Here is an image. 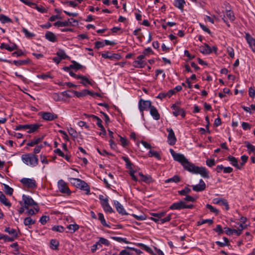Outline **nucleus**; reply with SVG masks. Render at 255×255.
<instances>
[{
	"label": "nucleus",
	"instance_id": "1",
	"mask_svg": "<svg viewBox=\"0 0 255 255\" xmlns=\"http://www.w3.org/2000/svg\"><path fill=\"white\" fill-rule=\"evenodd\" d=\"M170 152L174 160L179 162L186 170L193 174H199L203 178H209V172L205 167L195 166L189 162L183 154L176 153L172 149H170Z\"/></svg>",
	"mask_w": 255,
	"mask_h": 255
},
{
	"label": "nucleus",
	"instance_id": "2",
	"mask_svg": "<svg viewBox=\"0 0 255 255\" xmlns=\"http://www.w3.org/2000/svg\"><path fill=\"white\" fill-rule=\"evenodd\" d=\"M21 158L24 164L30 167H35L38 163L37 156L33 153H30L22 154Z\"/></svg>",
	"mask_w": 255,
	"mask_h": 255
},
{
	"label": "nucleus",
	"instance_id": "3",
	"mask_svg": "<svg viewBox=\"0 0 255 255\" xmlns=\"http://www.w3.org/2000/svg\"><path fill=\"white\" fill-rule=\"evenodd\" d=\"M69 181L74 186H76L81 190L86 191V194L89 195L90 194V189L88 184L84 181L79 178H70Z\"/></svg>",
	"mask_w": 255,
	"mask_h": 255
},
{
	"label": "nucleus",
	"instance_id": "4",
	"mask_svg": "<svg viewBox=\"0 0 255 255\" xmlns=\"http://www.w3.org/2000/svg\"><path fill=\"white\" fill-rule=\"evenodd\" d=\"M70 75L76 79H80V84L85 87H87L88 85L93 86L95 84V82L93 80L89 79L86 76L77 75L74 72L70 73Z\"/></svg>",
	"mask_w": 255,
	"mask_h": 255
},
{
	"label": "nucleus",
	"instance_id": "5",
	"mask_svg": "<svg viewBox=\"0 0 255 255\" xmlns=\"http://www.w3.org/2000/svg\"><path fill=\"white\" fill-rule=\"evenodd\" d=\"M138 109L141 114L142 116H143V111L149 110L152 106L151 102L149 100H144L142 99H140L138 103Z\"/></svg>",
	"mask_w": 255,
	"mask_h": 255
},
{
	"label": "nucleus",
	"instance_id": "6",
	"mask_svg": "<svg viewBox=\"0 0 255 255\" xmlns=\"http://www.w3.org/2000/svg\"><path fill=\"white\" fill-rule=\"evenodd\" d=\"M23 205L25 209H28L30 206H34L38 205L29 196L23 195L22 196Z\"/></svg>",
	"mask_w": 255,
	"mask_h": 255
},
{
	"label": "nucleus",
	"instance_id": "7",
	"mask_svg": "<svg viewBox=\"0 0 255 255\" xmlns=\"http://www.w3.org/2000/svg\"><path fill=\"white\" fill-rule=\"evenodd\" d=\"M20 182L23 186L29 188L34 189L37 187L36 182L33 178H22L20 180Z\"/></svg>",
	"mask_w": 255,
	"mask_h": 255
},
{
	"label": "nucleus",
	"instance_id": "8",
	"mask_svg": "<svg viewBox=\"0 0 255 255\" xmlns=\"http://www.w3.org/2000/svg\"><path fill=\"white\" fill-rule=\"evenodd\" d=\"M218 48L217 46H214L211 47L207 44L200 47V51L204 54H210L213 52L216 53Z\"/></svg>",
	"mask_w": 255,
	"mask_h": 255
},
{
	"label": "nucleus",
	"instance_id": "9",
	"mask_svg": "<svg viewBox=\"0 0 255 255\" xmlns=\"http://www.w3.org/2000/svg\"><path fill=\"white\" fill-rule=\"evenodd\" d=\"M145 57L140 55L137 57L136 59L133 62L132 65L136 68H142L146 65V62L144 60Z\"/></svg>",
	"mask_w": 255,
	"mask_h": 255
},
{
	"label": "nucleus",
	"instance_id": "10",
	"mask_svg": "<svg viewBox=\"0 0 255 255\" xmlns=\"http://www.w3.org/2000/svg\"><path fill=\"white\" fill-rule=\"evenodd\" d=\"M171 108L173 110L172 114L174 116L177 117L180 115L181 117L183 118L185 117V111L183 109L180 108L179 106H177L176 104L172 105V106H171Z\"/></svg>",
	"mask_w": 255,
	"mask_h": 255
},
{
	"label": "nucleus",
	"instance_id": "11",
	"mask_svg": "<svg viewBox=\"0 0 255 255\" xmlns=\"http://www.w3.org/2000/svg\"><path fill=\"white\" fill-rule=\"evenodd\" d=\"M166 130L168 133L167 136V142L168 144L171 145H174L176 142L177 139L173 130L171 128H168L166 129Z\"/></svg>",
	"mask_w": 255,
	"mask_h": 255
},
{
	"label": "nucleus",
	"instance_id": "12",
	"mask_svg": "<svg viewBox=\"0 0 255 255\" xmlns=\"http://www.w3.org/2000/svg\"><path fill=\"white\" fill-rule=\"evenodd\" d=\"M58 189L61 193L67 194H70L71 192L68 187L67 184L63 180H60L58 182Z\"/></svg>",
	"mask_w": 255,
	"mask_h": 255
},
{
	"label": "nucleus",
	"instance_id": "13",
	"mask_svg": "<svg viewBox=\"0 0 255 255\" xmlns=\"http://www.w3.org/2000/svg\"><path fill=\"white\" fill-rule=\"evenodd\" d=\"M73 23H78V21L73 18H70L64 21H58L54 23V25L57 27H64L72 25Z\"/></svg>",
	"mask_w": 255,
	"mask_h": 255
},
{
	"label": "nucleus",
	"instance_id": "14",
	"mask_svg": "<svg viewBox=\"0 0 255 255\" xmlns=\"http://www.w3.org/2000/svg\"><path fill=\"white\" fill-rule=\"evenodd\" d=\"M151 215L152 217L150 218V220L156 223L160 224V219H161V217H163L165 216L166 213L165 212L152 213Z\"/></svg>",
	"mask_w": 255,
	"mask_h": 255
},
{
	"label": "nucleus",
	"instance_id": "15",
	"mask_svg": "<svg viewBox=\"0 0 255 255\" xmlns=\"http://www.w3.org/2000/svg\"><path fill=\"white\" fill-rule=\"evenodd\" d=\"M72 92L74 94L75 96L79 98L85 97L87 95L94 96V92L87 89H84L80 92L77 91H73Z\"/></svg>",
	"mask_w": 255,
	"mask_h": 255
},
{
	"label": "nucleus",
	"instance_id": "16",
	"mask_svg": "<svg viewBox=\"0 0 255 255\" xmlns=\"http://www.w3.org/2000/svg\"><path fill=\"white\" fill-rule=\"evenodd\" d=\"M245 38L252 51L255 53V38H253L249 33H246Z\"/></svg>",
	"mask_w": 255,
	"mask_h": 255
},
{
	"label": "nucleus",
	"instance_id": "17",
	"mask_svg": "<svg viewBox=\"0 0 255 255\" xmlns=\"http://www.w3.org/2000/svg\"><path fill=\"white\" fill-rule=\"evenodd\" d=\"M206 188V184L202 179H200L199 183L192 186V189L196 192H201Z\"/></svg>",
	"mask_w": 255,
	"mask_h": 255
},
{
	"label": "nucleus",
	"instance_id": "18",
	"mask_svg": "<svg viewBox=\"0 0 255 255\" xmlns=\"http://www.w3.org/2000/svg\"><path fill=\"white\" fill-rule=\"evenodd\" d=\"M213 203L215 204H219L224 206L226 210H228L229 209V205L228 202L225 199L218 198H214L213 200Z\"/></svg>",
	"mask_w": 255,
	"mask_h": 255
},
{
	"label": "nucleus",
	"instance_id": "19",
	"mask_svg": "<svg viewBox=\"0 0 255 255\" xmlns=\"http://www.w3.org/2000/svg\"><path fill=\"white\" fill-rule=\"evenodd\" d=\"M41 117L43 120L46 121H52L58 118L57 115L49 112H44L42 114Z\"/></svg>",
	"mask_w": 255,
	"mask_h": 255
},
{
	"label": "nucleus",
	"instance_id": "20",
	"mask_svg": "<svg viewBox=\"0 0 255 255\" xmlns=\"http://www.w3.org/2000/svg\"><path fill=\"white\" fill-rule=\"evenodd\" d=\"M114 204L116 208L117 212L122 215H127V213L125 210L123 206L118 201H114Z\"/></svg>",
	"mask_w": 255,
	"mask_h": 255
},
{
	"label": "nucleus",
	"instance_id": "21",
	"mask_svg": "<svg viewBox=\"0 0 255 255\" xmlns=\"http://www.w3.org/2000/svg\"><path fill=\"white\" fill-rule=\"evenodd\" d=\"M41 126L40 124L37 123L34 124H26V129H28L27 131L28 133H33L37 130Z\"/></svg>",
	"mask_w": 255,
	"mask_h": 255
},
{
	"label": "nucleus",
	"instance_id": "22",
	"mask_svg": "<svg viewBox=\"0 0 255 255\" xmlns=\"http://www.w3.org/2000/svg\"><path fill=\"white\" fill-rule=\"evenodd\" d=\"M185 202L183 201H180L178 202L173 203L170 207V210H181L184 209Z\"/></svg>",
	"mask_w": 255,
	"mask_h": 255
},
{
	"label": "nucleus",
	"instance_id": "23",
	"mask_svg": "<svg viewBox=\"0 0 255 255\" xmlns=\"http://www.w3.org/2000/svg\"><path fill=\"white\" fill-rule=\"evenodd\" d=\"M102 57L104 58L113 60V59H120L121 56L119 54H112L110 52L102 53Z\"/></svg>",
	"mask_w": 255,
	"mask_h": 255
},
{
	"label": "nucleus",
	"instance_id": "24",
	"mask_svg": "<svg viewBox=\"0 0 255 255\" xmlns=\"http://www.w3.org/2000/svg\"><path fill=\"white\" fill-rule=\"evenodd\" d=\"M175 91L174 90H170L166 93H160L158 96L156 97V98L162 100L163 99L168 97L170 98L173 95L175 94Z\"/></svg>",
	"mask_w": 255,
	"mask_h": 255
},
{
	"label": "nucleus",
	"instance_id": "25",
	"mask_svg": "<svg viewBox=\"0 0 255 255\" xmlns=\"http://www.w3.org/2000/svg\"><path fill=\"white\" fill-rule=\"evenodd\" d=\"M149 112L150 115L152 116L154 120L157 121L160 119V114L154 106H152L151 107L150 109H149Z\"/></svg>",
	"mask_w": 255,
	"mask_h": 255
},
{
	"label": "nucleus",
	"instance_id": "26",
	"mask_svg": "<svg viewBox=\"0 0 255 255\" xmlns=\"http://www.w3.org/2000/svg\"><path fill=\"white\" fill-rule=\"evenodd\" d=\"M139 176L141 178L140 181L147 184H149L153 181L152 177L149 175H144L142 172H139Z\"/></svg>",
	"mask_w": 255,
	"mask_h": 255
},
{
	"label": "nucleus",
	"instance_id": "27",
	"mask_svg": "<svg viewBox=\"0 0 255 255\" xmlns=\"http://www.w3.org/2000/svg\"><path fill=\"white\" fill-rule=\"evenodd\" d=\"M0 48L1 49H6L9 51H12L14 50L17 49V46L14 43H13L11 45H9L7 44L2 43L0 45Z\"/></svg>",
	"mask_w": 255,
	"mask_h": 255
},
{
	"label": "nucleus",
	"instance_id": "28",
	"mask_svg": "<svg viewBox=\"0 0 255 255\" xmlns=\"http://www.w3.org/2000/svg\"><path fill=\"white\" fill-rule=\"evenodd\" d=\"M43 138L44 136L40 137H34L33 139L27 142L26 145L29 147L33 146L42 141Z\"/></svg>",
	"mask_w": 255,
	"mask_h": 255
},
{
	"label": "nucleus",
	"instance_id": "29",
	"mask_svg": "<svg viewBox=\"0 0 255 255\" xmlns=\"http://www.w3.org/2000/svg\"><path fill=\"white\" fill-rule=\"evenodd\" d=\"M45 38L49 41L54 42L57 40V38L55 34L51 31H47L45 35Z\"/></svg>",
	"mask_w": 255,
	"mask_h": 255
},
{
	"label": "nucleus",
	"instance_id": "30",
	"mask_svg": "<svg viewBox=\"0 0 255 255\" xmlns=\"http://www.w3.org/2000/svg\"><path fill=\"white\" fill-rule=\"evenodd\" d=\"M227 160H228L231 164L236 167L237 168L239 169H241V166H240L239 164H238V159L233 156H231V155H229L228 157H227Z\"/></svg>",
	"mask_w": 255,
	"mask_h": 255
},
{
	"label": "nucleus",
	"instance_id": "31",
	"mask_svg": "<svg viewBox=\"0 0 255 255\" xmlns=\"http://www.w3.org/2000/svg\"><path fill=\"white\" fill-rule=\"evenodd\" d=\"M0 202L7 207H10L11 205L10 202L1 191H0Z\"/></svg>",
	"mask_w": 255,
	"mask_h": 255
},
{
	"label": "nucleus",
	"instance_id": "32",
	"mask_svg": "<svg viewBox=\"0 0 255 255\" xmlns=\"http://www.w3.org/2000/svg\"><path fill=\"white\" fill-rule=\"evenodd\" d=\"M66 228L68 229L69 232L73 234L78 231L80 227L78 225L74 223V224L67 225L66 226Z\"/></svg>",
	"mask_w": 255,
	"mask_h": 255
},
{
	"label": "nucleus",
	"instance_id": "33",
	"mask_svg": "<svg viewBox=\"0 0 255 255\" xmlns=\"http://www.w3.org/2000/svg\"><path fill=\"white\" fill-rule=\"evenodd\" d=\"M4 231L8 233L10 235L12 236L10 238H13V241L17 237V234L15 229L10 228L9 227L5 228Z\"/></svg>",
	"mask_w": 255,
	"mask_h": 255
},
{
	"label": "nucleus",
	"instance_id": "34",
	"mask_svg": "<svg viewBox=\"0 0 255 255\" xmlns=\"http://www.w3.org/2000/svg\"><path fill=\"white\" fill-rule=\"evenodd\" d=\"M99 199L100 201V203L103 208L109 204L108 202V198L107 196H105L103 195H100Z\"/></svg>",
	"mask_w": 255,
	"mask_h": 255
},
{
	"label": "nucleus",
	"instance_id": "35",
	"mask_svg": "<svg viewBox=\"0 0 255 255\" xmlns=\"http://www.w3.org/2000/svg\"><path fill=\"white\" fill-rule=\"evenodd\" d=\"M30 62V60L29 59H26L24 60H14L12 62L16 66H19L27 65Z\"/></svg>",
	"mask_w": 255,
	"mask_h": 255
},
{
	"label": "nucleus",
	"instance_id": "36",
	"mask_svg": "<svg viewBox=\"0 0 255 255\" xmlns=\"http://www.w3.org/2000/svg\"><path fill=\"white\" fill-rule=\"evenodd\" d=\"M35 220H33L31 217H28L24 218L23 221V224L25 226H28L29 228H30L31 226L34 224Z\"/></svg>",
	"mask_w": 255,
	"mask_h": 255
},
{
	"label": "nucleus",
	"instance_id": "37",
	"mask_svg": "<svg viewBox=\"0 0 255 255\" xmlns=\"http://www.w3.org/2000/svg\"><path fill=\"white\" fill-rule=\"evenodd\" d=\"M185 1L184 0H174V5L182 11L183 10Z\"/></svg>",
	"mask_w": 255,
	"mask_h": 255
},
{
	"label": "nucleus",
	"instance_id": "38",
	"mask_svg": "<svg viewBox=\"0 0 255 255\" xmlns=\"http://www.w3.org/2000/svg\"><path fill=\"white\" fill-rule=\"evenodd\" d=\"M180 177L177 175H175L171 178H168L165 180V183H168L170 182L178 183L180 181Z\"/></svg>",
	"mask_w": 255,
	"mask_h": 255
},
{
	"label": "nucleus",
	"instance_id": "39",
	"mask_svg": "<svg viewBox=\"0 0 255 255\" xmlns=\"http://www.w3.org/2000/svg\"><path fill=\"white\" fill-rule=\"evenodd\" d=\"M98 219L100 221L101 224L103 226L110 228V226L108 225L105 219L103 213H99L98 214Z\"/></svg>",
	"mask_w": 255,
	"mask_h": 255
},
{
	"label": "nucleus",
	"instance_id": "40",
	"mask_svg": "<svg viewBox=\"0 0 255 255\" xmlns=\"http://www.w3.org/2000/svg\"><path fill=\"white\" fill-rule=\"evenodd\" d=\"M94 120L97 121V126L100 128V129H104V126L102 125V121L98 117L92 115L90 116Z\"/></svg>",
	"mask_w": 255,
	"mask_h": 255
},
{
	"label": "nucleus",
	"instance_id": "41",
	"mask_svg": "<svg viewBox=\"0 0 255 255\" xmlns=\"http://www.w3.org/2000/svg\"><path fill=\"white\" fill-rule=\"evenodd\" d=\"M226 229V233L227 235H231L233 234H236L238 236L241 235V230H236V229H231L230 228H225Z\"/></svg>",
	"mask_w": 255,
	"mask_h": 255
},
{
	"label": "nucleus",
	"instance_id": "42",
	"mask_svg": "<svg viewBox=\"0 0 255 255\" xmlns=\"http://www.w3.org/2000/svg\"><path fill=\"white\" fill-rule=\"evenodd\" d=\"M33 207V209H29V208L27 210V213L29 215H33L36 214L37 213H38L39 211V208L38 205H36Z\"/></svg>",
	"mask_w": 255,
	"mask_h": 255
},
{
	"label": "nucleus",
	"instance_id": "43",
	"mask_svg": "<svg viewBox=\"0 0 255 255\" xmlns=\"http://www.w3.org/2000/svg\"><path fill=\"white\" fill-rule=\"evenodd\" d=\"M59 245V242L56 239H52L50 241V247L52 249L57 250Z\"/></svg>",
	"mask_w": 255,
	"mask_h": 255
},
{
	"label": "nucleus",
	"instance_id": "44",
	"mask_svg": "<svg viewBox=\"0 0 255 255\" xmlns=\"http://www.w3.org/2000/svg\"><path fill=\"white\" fill-rule=\"evenodd\" d=\"M149 157H154L158 160L161 159L160 154L156 151L150 150L148 153Z\"/></svg>",
	"mask_w": 255,
	"mask_h": 255
},
{
	"label": "nucleus",
	"instance_id": "45",
	"mask_svg": "<svg viewBox=\"0 0 255 255\" xmlns=\"http://www.w3.org/2000/svg\"><path fill=\"white\" fill-rule=\"evenodd\" d=\"M118 136L120 137V140L121 142V145L123 147H126L128 144V141L126 137H123L118 134Z\"/></svg>",
	"mask_w": 255,
	"mask_h": 255
},
{
	"label": "nucleus",
	"instance_id": "46",
	"mask_svg": "<svg viewBox=\"0 0 255 255\" xmlns=\"http://www.w3.org/2000/svg\"><path fill=\"white\" fill-rule=\"evenodd\" d=\"M226 16L232 21H233L235 19V16L233 11L231 10H226Z\"/></svg>",
	"mask_w": 255,
	"mask_h": 255
},
{
	"label": "nucleus",
	"instance_id": "47",
	"mask_svg": "<svg viewBox=\"0 0 255 255\" xmlns=\"http://www.w3.org/2000/svg\"><path fill=\"white\" fill-rule=\"evenodd\" d=\"M0 21L2 23H9L11 22L10 18L4 14H0Z\"/></svg>",
	"mask_w": 255,
	"mask_h": 255
},
{
	"label": "nucleus",
	"instance_id": "48",
	"mask_svg": "<svg viewBox=\"0 0 255 255\" xmlns=\"http://www.w3.org/2000/svg\"><path fill=\"white\" fill-rule=\"evenodd\" d=\"M173 216V214H169L167 215L165 217H161V219H160V224H163L165 223L169 222Z\"/></svg>",
	"mask_w": 255,
	"mask_h": 255
},
{
	"label": "nucleus",
	"instance_id": "49",
	"mask_svg": "<svg viewBox=\"0 0 255 255\" xmlns=\"http://www.w3.org/2000/svg\"><path fill=\"white\" fill-rule=\"evenodd\" d=\"M122 159L125 161L126 163V167L127 168H128L129 169H131L132 168V163L130 162V160L127 156H123L122 157Z\"/></svg>",
	"mask_w": 255,
	"mask_h": 255
},
{
	"label": "nucleus",
	"instance_id": "50",
	"mask_svg": "<svg viewBox=\"0 0 255 255\" xmlns=\"http://www.w3.org/2000/svg\"><path fill=\"white\" fill-rule=\"evenodd\" d=\"M4 189L6 194L10 196L12 195L13 192V189L12 188L8 185L4 184Z\"/></svg>",
	"mask_w": 255,
	"mask_h": 255
},
{
	"label": "nucleus",
	"instance_id": "51",
	"mask_svg": "<svg viewBox=\"0 0 255 255\" xmlns=\"http://www.w3.org/2000/svg\"><path fill=\"white\" fill-rule=\"evenodd\" d=\"M213 220L212 219H205L197 222V224L198 226H200L206 223L211 225L213 224Z\"/></svg>",
	"mask_w": 255,
	"mask_h": 255
},
{
	"label": "nucleus",
	"instance_id": "52",
	"mask_svg": "<svg viewBox=\"0 0 255 255\" xmlns=\"http://www.w3.org/2000/svg\"><path fill=\"white\" fill-rule=\"evenodd\" d=\"M72 63H73V69L75 70L76 71L77 70H79L80 69H81L83 68V66L79 64V63L75 61H72Z\"/></svg>",
	"mask_w": 255,
	"mask_h": 255
},
{
	"label": "nucleus",
	"instance_id": "53",
	"mask_svg": "<svg viewBox=\"0 0 255 255\" xmlns=\"http://www.w3.org/2000/svg\"><path fill=\"white\" fill-rule=\"evenodd\" d=\"M0 240H3L4 242H13V239L10 238L9 237L6 235L1 234L0 233Z\"/></svg>",
	"mask_w": 255,
	"mask_h": 255
},
{
	"label": "nucleus",
	"instance_id": "54",
	"mask_svg": "<svg viewBox=\"0 0 255 255\" xmlns=\"http://www.w3.org/2000/svg\"><path fill=\"white\" fill-rule=\"evenodd\" d=\"M52 231L58 232L59 233H63L64 231V228L60 225L54 226L52 228Z\"/></svg>",
	"mask_w": 255,
	"mask_h": 255
},
{
	"label": "nucleus",
	"instance_id": "55",
	"mask_svg": "<svg viewBox=\"0 0 255 255\" xmlns=\"http://www.w3.org/2000/svg\"><path fill=\"white\" fill-rule=\"evenodd\" d=\"M191 192V189L188 187H185L182 190L178 191V193L180 195L184 196L187 195V194H189Z\"/></svg>",
	"mask_w": 255,
	"mask_h": 255
},
{
	"label": "nucleus",
	"instance_id": "56",
	"mask_svg": "<svg viewBox=\"0 0 255 255\" xmlns=\"http://www.w3.org/2000/svg\"><path fill=\"white\" fill-rule=\"evenodd\" d=\"M98 242L100 246H102V245H104L108 246L110 245V242L107 239L102 237L99 238Z\"/></svg>",
	"mask_w": 255,
	"mask_h": 255
},
{
	"label": "nucleus",
	"instance_id": "57",
	"mask_svg": "<svg viewBox=\"0 0 255 255\" xmlns=\"http://www.w3.org/2000/svg\"><path fill=\"white\" fill-rule=\"evenodd\" d=\"M206 207L212 213H215L216 214H218L219 213V211L217 209L214 208L213 206L210 204H207Z\"/></svg>",
	"mask_w": 255,
	"mask_h": 255
},
{
	"label": "nucleus",
	"instance_id": "58",
	"mask_svg": "<svg viewBox=\"0 0 255 255\" xmlns=\"http://www.w3.org/2000/svg\"><path fill=\"white\" fill-rule=\"evenodd\" d=\"M56 54L61 59H65L68 57V56L63 50L58 51Z\"/></svg>",
	"mask_w": 255,
	"mask_h": 255
},
{
	"label": "nucleus",
	"instance_id": "59",
	"mask_svg": "<svg viewBox=\"0 0 255 255\" xmlns=\"http://www.w3.org/2000/svg\"><path fill=\"white\" fill-rule=\"evenodd\" d=\"M101 247L102 246H100L99 242H97L95 244L91 246V251L93 253H94L98 249H100Z\"/></svg>",
	"mask_w": 255,
	"mask_h": 255
},
{
	"label": "nucleus",
	"instance_id": "60",
	"mask_svg": "<svg viewBox=\"0 0 255 255\" xmlns=\"http://www.w3.org/2000/svg\"><path fill=\"white\" fill-rule=\"evenodd\" d=\"M22 32L24 33L26 37L30 38L34 36V34L28 31V30L25 28H23L22 29Z\"/></svg>",
	"mask_w": 255,
	"mask_h": 255
},
{
	"label": "nucleus",
	"instance_id": "61",
	"mask_svg": "<svg viewBox=\"0 0 255 255\" xmlns=\"http://www.w3.org/2000/svg\"><path fill=\"white\" fill-rule=\"evenodd\" d=\"M49 220V217L48 216H42L39 219V222L42 225H45Z\"/></svg>",
	"mask_w": 255,
	"mask_h": 255
},
{
	"label": "nucleus",
	"instance_id": "62",
	"mask_svg": "<svg viewBox=\"0 0 255 255\" xmlns=\"http://www.w3.org/2000/svg\"><path fill=\"white\" fill-rule=\"evenodd\" d=\"M227 51L229 55L232 58H234L235 52L234 49L231 47H228L227 48Z\"/></svg>",
	"mask_w": 255,
	"mask_h": 255
},
{
	"label": "nucleus",
	"instance_id": "63",
	"mask_svg": "<svg viewBox=\"0 0 255 255\" xmlns=\"http://www.w3.org/2000/svg\"><path fill=\"white\" fill-rule=\"evenodd\" d=\"M246 143V147L249 150V152H254L255 151V147L253 145L251 144L249 142L247 141L245 142Z\"/></svg>",
	"mask_w": 255,
	"mask_h": 255
},
{
	"label": "nucleus",
	"instance_id": "64",
	"mask_svg": "<svg viewBox=\"0 0 255 255\" xmlns=\"http://www.w3.org/2000/svg\"><path fill=\"white\" fill-rule=\"evenodd\" d=\"M206 165L209 167H212L215 165V161L214 159H208L206 161Z\"/></svg>",
	"mask_w": 255,
	"mask_h": 255
}]
</instances>
